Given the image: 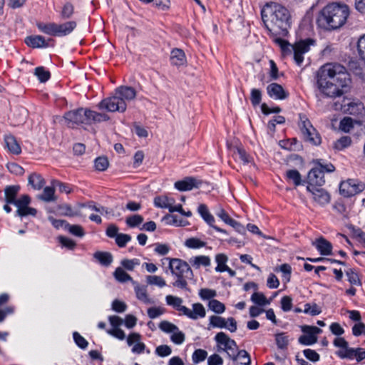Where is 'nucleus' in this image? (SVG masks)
Segmentation results:
<instances>
[{
    "instance_id": "1",
    "label": "nucleus",
    "mask_w": 365,
    "mask_h": 365,
    "mask_svg": "<svg viewBox=\"0 0 365 365\" xmlns=\"http://www.w3.org/2000/svg\"><path fill=\"white\" fill-rule=\"evenodd\" d=\"M351 83L349 73L340 63H325L317 73V87L325 97L335 98L343 96Z\"/></svg>"
},
{
    "instance_id": "2",
    "label": "nucleus",
    "mask_w": 365,
    "mask_h": 365,
    "mask_svg": "<svg viewBox=\"0 0 365 365\" xmlns=\"http://www.w3.org/2000/svg\"><path fill=\"white\" fill-rule=\"evenodd\" d=\"M261 16L273 41L276 38L287 36L292 20L290 12L285 6L276 2H267L261 9Z\"/></svg>"
},
{
    "instance_id": "3",
    "label": "nucleus",
    "mask_w": 365,
    "mask_h": 365,
    "mask_svg": "<svg viewBox=\"0 0 365 365\" xmlns=\"http://www.w3.org/2000/svg\"><path fill=\"white\" fill-rule=\"evenodd\" d=\"M349 15L350 9L346 4L329 3L319 11L317 24L319 27L327 31L336 30L346 23Z\"/></svg>"
},
{
    "instance_id": "4",
    "label": "nucleus",
    "mask_w": 365,
    "mask_h": 365,
    "mask_svg": "<svg viewBox=\"0 0 365 365\" xmlns=\"http://www.w3.org/2000/svg\"><path fill=\"white\" fill-rule=\"evenodd\" d=\"M63 118L68 128L78 129L91 126L93 124L108 121V114L98 113L87 107H79L64 113Z\"/></svg>"
},
{
    "instance_id": "5",
    "label": "nucleus",
    "mask_w": 365,
    "mask_h": 365,
    "mask_svg": "<svg viewBox=\"0 0 365 365\" xmlns=\"http://www.w3.org/2000/svg\"><path fill=\"white\" fill-rule=\"evenodd\" d=\"M274 42L279 46L282 56L286 58L293 55L294 61L298 66L302 65L304 55L310 51L312 46L316 44V41L311 38L299 39L293 44L282 38H276Z\"/></svg>"
},
{
    "instance_id": "6",
    "label": "nucleus",
    "mask_w": 365,
    "mask_h": 365,
    "mask_svg": "<svg viewBox=\"0 0 365 365\" xmlns=\"http://www.w3.org/2000/svg\"><path fill=\"white\" fill-rule=\"evenodd\" d=\"M163 264L168 263V268L171 273L177 277L173 283V286L181 289H187V279L192 277V271L190 265L184 260L178 258L165 257L162 260Z\"/></svg>"
},
{
    "instance_id": "7",
    "label": "nucleus",
    "mask_w": 365,
    "mask_h": 365,
    "mask_svg": "<svg viewBox=\"0 0 365 365\" xmlns=\"http://www.w3.org/2000/svg\"><path fill=\"white\" fill-rule=\"evenodd\" d=\"M36 26L38 30L51 36L63 37L70 35L77 27L76 21H67L62 24L55 22L37 21Z\"/></svg>"
},
{
    "instance_id": "8",
    "label": "nucleus",
    "mask_w": 365,
    "mask_h": 365,
    "mask_svg": "<svg viewBox=\"0 0 365 365\" xmlns=\"http://www.w3.org/2000/svg\"><path fill=\"white\" fill-rule=\"evenodd\" d=\"M335 170L334 165L331 163H324L323 160L317 159L314 161V166L309 171L307 175V186L322 187L325 183L324 173H331Z\"/></svg>"
},
{
    "instance_id": "9",
    "label": "nucleus",
    "mask_w": 365,
    "mask_h": 365,
    "mask_svg": "<svg viewBox=\"0 0 365 365\" xmlns=\"http://www.w3.org/2000/svg\"><path fill=\"white\" fill-rule=\"evenodd\" d=\"M168 305L172 306L175 310L179 312L180 315H185L190 319H197L205 316V309L200 303L192 304V309H190L182 304V299L178 297L168 295L165 297Z\"/></svg>"
},
{
    "instance_id": "10",
    "label": "nucleus",
    "mask_w": 365,
    "mask_h": 365,
    "mask_svg": "<svg viewBox=\"0 0 365 365\" xmlns=\"http://www.w3.org/2000/svg\"><path fill=\"white\" fill-rule=\"evenodd\" d=\"M215 339L219 347V351H224L229 359L235 361L237 353L240 351L236 341L230 339L228 335L222 331L217 333L215 336Z\"/></svg>"
},
{
    "instance_id": "11",
    "label": "nucleus",
    "mask_w": 365,
    "mask_h": 365,
    "mask_svg": "<svg viewBox=\"0 0 365 365\" xmlns=\"http://www.w3.org/2000/svg\"><path fill=\"white\" fill-rule=\"evenodd\" d=\"M97 107L99 110H106L108 112H119L123 113L126 110L127 103H125L121 98H119L115 92L112 96L105 98L101 100L98 104Z\"/></svg>"
},
{
    "instance_id": "12",
    "label": "nucleus",
    "mask_w": 365,
    "mask_h": 365,
    "mask_svg": "<svg viewBox=\"0 0 365 365\" xmlns=\"http://www.w3.org/2000/svg\"><path fill=\"white\" fill-rule=\"evenodd\" d=\"M365 189V184L357 179H348L339 184V193L344 197H351Z\"/></svg>"
},
{
    "instance_id": "13",
    "label": "nucleus",
    "mask_w": 365,
    "mask_h": 365,
    "mask_svg": "<svg viewBox=\"0 0 365 365\" xmlns=\"http://www.w3.org/2000/svg\"><path fill=\"white\" fill-rule=\"evenodd\" d=\"M301 331L304 334L298 339V342L304 346H311L317 343V334L322 332V329L315 326L303 325Z\"/></svg>"
},
{
    "instance_id": "14",
    "label": "nucleus",
    "mask_w": 365,
    "mask_h": 365,
    "mask_svg": "<svg viewBox=\"0 0 365 365\" xmlns=\"http://www.w3.org/2000/svg\"><path fill=\"white\" fill-rule=\"evenodd\" d=\"M209 329L210 328H225L230 332H235L237 329L236 320L233 317H228L227 319L217 315L209 317Z\"/></svg>"
},
{
    "instance_id": "15",
    "label": "nucleus",
    "mask_w": 365,
    "mask_h": 365,
    "mask_svg": "<svg viewBox=\"0 0 365 365\" xmlns=\"http://www.w3.org/2000/svg\"><path fill=\"white\" fill-rule=\"evenodd\" d=\"M50 42H54V40L51 38L46 39L41 35H31L24 39L25 44L33 49L48 48L50 46Z\"/></svg>"
},
{
    "instance_id": "16",
    "label": "nucleus",
    "mask_w": 365,
    "mask_h": 365,
    "mask_svg": "<svg viewBox=\"0 0 365 365\" xmlns=\"http://www.w3.org/2000/svg\"><path fill=\"white\" fill-rule=\"evenodd\" d=\"M307 190L312 193L314 202L322 206L330 202L331 195L326 190L317 187L307 186Z\"/></svg>"
},
{
    "instance_id": "17",
    "label": "nucleus",
    "mask_w": 365,
    "mask_h": 365,
    "mask_svg": "<svg viewBox=\"0 0 365 365\" xmlns=\"http://www.w3.org/2000/svg\"><path fill=\"white\" fill-rule=\"evenodd\" d=\"M267 93L270 98L274 100H284L289 96V93L284 89L282 86L277 83L268 85Z\"/></svg>"
},
{
    "instance_id": "18",
    "label": "nucleus",
    "mask_w": 365,
    "mask_h": 365,
    "mask_svg": "<svg viewBox=\"0 0 365 365\" xmlns=\"http://www.w3.org/2000/svg\"><path fill=\"white\" fill-rule=\"evenodd\" d=\"M340 359L350 361L355 359L357 363H360L365 359V349L361 347H350L344 354H341Z\"/></svg>"
},
{
    "instance_id": "19",
    "label": "nucleus",
    "mask_w": 365,
    "mask_h": 365,
    "mask_svg": "<svg viewBox=\"0 0 365 365\" xmlns=\"http://www.w3.org/2000/svg\"><path fill=\"white\" fill-rule=\"evenodd\" d=\"M115 92L125 103L134 100L136 97V91L131 86H120L115 89Z\"/></svg>"
},
{
    "instance_id": "20",
    "label": "nucleus",
    "mask_w": 365,
    "mask_h": 365,
    "mask_svg": "<svg viewBox=\"0 0 365 365\" xmlns=\"http://www.w3.org/2000/svg\"><path fill=\"white\" fill-rule=\"evenodd\" d=\"M313 245L321 255L327 256L332 254L333 246L331 243L323 237L317 239Z\"/></svg>"
},
{
    "instance_id": "21",
    "label": "nucleus",
    "mask_w": 365,
    "mask_h": 365,
    "mask_svg": "<svg viewBox=\"0 0 365 365\" xmlns=\"http://www.w3.org/2000/svg\"><path fill=\"white\" fill-rule=\"evenodd\" d=\"M174 187L179 191H189L194 187H197V181L194 178L186 177L181 180L176 181Z\"/></svg>"
},
{
    "instance_id": "22",
    "label": "nucleus",
    "mask_w": 365,
    "mask_h": 365,
    "mask_svg": "<svg viewBox=\"0 0 365 365\" xmlns=\"http://www.w3.org/2000/svg\"><path fill=\"white\" fill-rule=\"evenodd\" d=\"M298 126L302 133V139L305 137H308L311 131V128H313L312 123L304 113L299 114V123Z\"/></svg>"
},
{
    "instance_id": "23",
    "label": "nucleus",
    "mask_w": 365,
    "mask_h": 365,
    "mask_svg": "<svg viewBox=\"0 0 365 365\" xmlns=\"http://www.w3.org/2000/svg\"><path fill=\"white\" fill-rule=\"evenodd\" d=\"M6 148L13 155H18L21 153V148L16 138L11 134L4 136Z\"/></svg>"
},
{
    "instance_id": "24",
    "label": "nucleus",
    "mask_w": 365,
    "mask_h": 365,
    "mask_svg": "<svg viewBox=\"0 0 365 365\" xmlns=\"http://www.w3.org/2000/svg\"><path fill=\"white\" fill-rule=\"evenodd\" d=\"M170 62L172 65L180 66L187 62L185 52L180 48H173L171 51Z\"/></svg>"
},
{
    "instance_id": "25",
    "label": "nucleus",
    "mask_w": 365,
    "mask_h": 365,
    "mask_svg": "<svg viewBox=\"0 0 365 365\" xmlns=\"http://www.w3.org/2000/svg\"><path fill=\"white\" fill-rule=\"evenodd\" d=\"M20 190L19 185H9L4 189L5 202L14 205L16 202L18 192Z\"/></svg>"
},
{
    "instance_id": "26",
    "label": "nucleus",
    "mask_w": 365,
    "mask_h": 365,
    "mask_svg": "<svg viewBox=\"0 0 365 365\" xmlns=\"http://www.w3.org/2000/svg\"><path fill=\"white\" fill-rule=\"evenodd\" d=\"M58 215L61 216L74 217L78 216L80 212L78 210L73 209L72 206L67 203H63L56 206Z\"/></svg>"
},
{
    "instance_id": "27",
    "label": "nucleus",
    "mask_w": 365,
    "mask_h": 365,
    "mask_svg": "<svg viewBox=\"0 0 365 365\" xmlns=\"http://www.w3.org/2000/svg\"><path fill=\"white\" fill-rule=\"evenodd\" d=\"M134 289L136 297L138 300L146 304L154 303V302L148 297L146 286L139 285L137 284V285L135 286Z\"/></svg>"
},
{
    "instance_id": "28",
    "label": "nucleus",
    "mask_w": 365,
    "mask_h": 365,
    "mask_svg": "<svg viewBox=\"0 0 365 365\" xmlns=\"http://www.w3.org/2000/svg\"><path fill=\"white\" fill-rule=\"evenodd\" d=\"M93 257L105 267L110 266L113 261L112 254L108 252L97 251L93 254Z\"/></svg>"
},
{
    "instance_id": "29",
    "label": "nucleus",
    "mask_w": 365,
    "mask_h": 365,
    "mask_svg": "<svg viewBox=\"0 0 365 365\" xmlns=\"http://www.w3.org/2000/svg\"><path fill=\"white\" fill-rule=\"evenodd\" d=\"M284 178L287 182H292L295 187L302 185V175L296 169L287 170Z\"/></svg>"
},
{
    "instance_id": "30",
    "label": "nucleus",
    "mask_w": 365,
    "mask_h": 365,
    "mask_svg": "<svg viewBox=\"0 0 365 365\" xmlns=\"http://www.w3.org/2000/svg\"><path fill=\"white\" fill-rule=\"evenodd\" d=\"M28 182L34 190H41L46 183L43 178L36 173H33L29 176Z\"/></svg>"
},
{
    "instance_id": "31",
    "label": "nucleus",
    "mask_w": 365,
    "mask_h": 365,
    "mask_svg": "<svg viewBox=\"0 0 365 365\" xmlns=\"http://www.w3.org/2000/svg\"><path fill=\"white\" fill-rule=\"evenodd\" d=\"M348 282L352 286H361V281L356 268H349L345 270Z\"/></svg>"
},
{
    "instance_id": "32",
    "label": "nucleus",
    "mask_w": 365,
    "mask_h": 365,
    "mask_svg": "<svg viewBox=\"0 0 365 365\" xmlns=\"http://www.w3.org/2000/svg\"><path fill=\"white\" fill-rule=\"evenodd\" d=\"M308 137H305L303 140L305 143H308L314 146H319L322 143V137L317 130L313 126Z\"/></svg>"
},
{
    "instance_id": "33",
    "label": "nucleus",
    "mask_w": 365,
    "mask_h": 365,
    "mask_svg": "<svg viewBox=\"0 0 365 365\" xmlns=\"http://www.w3.org/2000/svg\"><path fill=\"white\" fill-rule=\"evenodd\" d=\"M333 344L334 346L340 348L338 351H336V355L340 358L341 354H344L345 351L350 349L349 346L348 341L343 337L337 336L333 341Z\"/></svg>"
},
{
    "instance_id": "34",
    "label": "nucleus",
    "mask_w": 365,
    "mask_h": 365,
    "mask_svg": "<svg viewBox=\"0 0 365 365\" xmlns=\"http://www.w3.org/2000/svg\"><path fill=\"white\" fill-rule=\"evenodd\" d=\"M237 354L236 360L232 361L234 365H250L251 359L247 351L242 349Z\"/></svg>"
},
{
    "instance_id": "35",
    "label": "nucleus",
    "mask_w": 365,
    "mask_h": 365,
    "mask_svg": "<svg viewBox=\"0 0 365 365\" xmlns=\"http://www.w3.org/2000/svg\"><path fill=\"white\" fill-rule=\"evenodd\" d=\"M174 202V199H170L167 196L159 195L154 198V205L160 208H167L169 210V207H171Z\"/></svg>"
},
{
    "instance_id": "36",
    "label": "nucleus",
    "mask_w": 365,
    "mask_h": 365,
    "mask_svg": "<svg viewBox=\"0 0 365 365\" xmlns=\"http://www.w3.org/2000/svg\"><path fill=\"white\" fill-rule=\"evenodd\" d=\"M275 341L277 348L279 349H287L289 345V336L285 332H280L275 334Z\"/></svg>"
},
{
    "instance_id": "37",
    "label": "nucleus",
    "mask_w": 365,
    "mask_h": 365,
    "mask_svg": "<svg viewBox=\"0 0 365 365\" xmlns=\"http://www.w3.org/2000/svg\"><path fill=\"white\" fill-rule=\"evenodd\" d=\"M234 154L238 156L239 160L244 165L249 164L253 160V158L242 147H237Z\"/></svg>"
},
{
    "instance_id": "38",
    "label": "nucleus",
    "mask_w": 365,
    "mask_h": 365,
    "mask_svg": "<svg viewBox=\"0 0 365 365\" xmlns=\"http://www.w3.org/2000/svg\"><path fill=\"white\" fill-rule=\"evenodd\" d=\"M74 14V6L72 3L67 1L66 2L61 9L60 12V17L62 19H69L72 17Z\"/></svg>"
},
{
    "instance_id": "39",
    "label": "nucleus",
    "mask_w": 365,
    "mask_h": 365,
    "mask_svg": "<svg viewBox=\"0 0 365 365\" xmlns=\"http://www.w3.org/2000/svg\"><path fill=\"white\" fill-rule=\"evenodd\" d=\"M34 74L41 83H45L51 78V73L43 66H38L35 68Z\"/></svg>"
},
{
    "instance_id": "40",
    "label": "nucleus",
    "mask_w": 365,
    "mask_h": 365,
    "mask_svg": "<svg viewBox=\"0 0 365 365\" xmlns=\"http://www.w3.org/2000/svg\"><path fill=\"white\" fill-rule=\"evenodd\" d=\"M228 258L226 255L220 253L217 254L215 256V262L217 263V266L215 267V271L217 272H223L225 268L227 267L226 264Z\"/></svg>"
},
{
    "instance_id": "41",
    "label": "nucleus",
    "mask_w": 365,
    "mask_h": 365,
    "mask_svg": "<svg viewBox=\"0 0 365 365\" xmlns=\"http://www.w3.org/2000/svg\"><path fill=\"white\" fill-rule=\"evenodd\" d=\"M51 184L53 187H57L61 193L70 194L73 192V185L69 183L53 180Z\"/></svg>"
},
{
    "instance_id": "42",
    "label": "nucleus",
    "mask_w": 365,
    "mask_h": 365,
    "mask_svg": "<svg viewBox=\"0 0 365 365\" xmlns=\"http://www.w3.org/2000/svg\"><path fill=\"white\" fill-rule=\"evenodd\" d=\"M39 198L44 202H51L56 200L55 187L47 186L43 189Z\"/></svg>"
},
{
    "instance_id": "43",
    "label": "nucleus",
    "mask_w": 365,
    "mask_h": 365,
    "mask_svg": "<svg viewBox=\"0 0 365 365\" xmlns=\"http://www.w3.org/2000/svg\"><path fill=\"white\" fill-rule=\"evenodd\" d=\"M274 270L275 272L280 271L282 273V279L284 281H285L286 282L290 281L292 269L289 264H282L279 267H276Z\"/></svg>"
},
{
    "instance_id": "44",
    "label": "nucleus",
    "mask_w": 365,
    "mask_h": 365,
    "mask_svg": "<svg viewBox=\"0 0 365 365\" xmlns=\"http://www.w3.org/2000/svg\"><path fill=\"white\" fill-rule=\"evenodd\" d=\"M351 144V139L349 136H342L334 143L333 148L336 150H342Z\"/></svg>"
},
{
    "instance_id": "45",
    "label": "nucleus",
    "mask_w": 365,
    "mask_h": 365,
    "mask_svg": "<svg viewBox=\"0 0 365 365\" xmlns=\"http://www.w3.org/2000/svg\"><path fill=\"white\" fill-rule=\"evenodd\" d=\"M207 306L211 311L218 314L223 313L225 310V304L217 299L209 300Z\"/></svg>"
},
{
    "instance_id": "46",
    "label": "nucleus",
    "mask_w": 365,
    "mask_h": 365,
    "mask_svg": "<svg viewBox=\"0 0 365 365\" xmlns=\"http://www.w3.org/2000/svg\"><path fill=\"white\" fill-rule=\"evenodd\" d=\"M115 278L120 282L133 281V278L121 267H117L113 273Z\"/></svg>"
},
{
    "instance_id": "47",
    "label": "nucleus",
    "mask_w": 365,
    "mask_h": 365,
    "mask_svg": "<svg viewBox=\"0 0 365 365\" xmlns=\"http://www.w3.org/2000/svg\"><path fill=\"white\" fill-rule=\"evenodd\" d=\"M66 230L74 236L82 237L85 235V231L82 226L66 223Z\"/></svg>"
},
{
    "instance_id": "48",
    "label": "nucleus",
    "mask_w": 365,
    "mask_h": 365,
    "mask_svg": "<svg viewBox=\"0 0 365 365\" xmlns=\"http://www.w3.org/2000/svg\"><path fill=\"white\" fill-rule=\"evenodd\" d=\"M109 165L108 160L105 156H100L96 158L94 166L98 171H105Z\"/></svg>"
},
{
    "instance_id": "49",
    "label": "nucleus",
    "mask_w": 365,
    "mask_h": 365,
    "mask_svg": "<svg viewBox=\"0 0 365 365\" xmlns=\"http://www.w3.org/2000/svg\"><path fill=\"white\" fill-rule=\"evenodd\" d=\"M262 91L258 88H252L250 91V102L254 107L259 105L262 101Z\"/></svg>"
},
{
    "instance_id": "50",
    "label": "nucleus",
    "mask_w": 365,
    "mask_h": 365,
    "mask_svg": "<svg viewBox=\"0 0 365 365\" xmlns=\"http://www.w3.org/2000/svg\"><path fill=\"white\" fill-rule=\"evenodd\" d=\"M185 245L191 249H198L205 246V242H203L198 238L190 237L185 240Z\"/></svg>"
},
{
    "instance_id": "51",
    "label": "nucleus",
    "mask_w": 365,
    "mask_h": 365,
    "mask_svg": "<svg viewBox=\"0 0 365 365\" xmlns=\"http://www.w3.org/2000/svg\"><path fill=\"white\" fill-rule=\"evenodd\" d=\"M251 300L259 306H264L269 304V301L261 292H254L251 297Z\"/></svg>"
},
{
    "instance_id": "52",
    "label": "nucleus",
    "mask_w": 365,
    "mask_h": 365,
    "mask_svg": "<svg viewBox=\"0 0 365 365\" xmlns=\"http://www.w3.org/2000/svg\"><path fill=\"white\" fill-rule=\"evenodd\" d=\"M143 222V217L140 215H133L126 218L125 222L129 227H135Z\"/></svg>"
},
{
    "instance_id": "53",
    "label": "nucleus",
    "mask_w": 365,
    "mask_h": 365,
    "mask_svg": "<svg viewBox=\"0 0 365 365\" xmlns=\"http://www.w3.org/2000/svg\"><path fill=\"white\" fill-rule=\"evenodd\" d=\"M159 328L165 333H173L178 331V327L168 321H162L159 324Z\"/></svg>"
},
{
    "instance_id": "54",
    "label": "nucleus",
    "mask_w": 365,
    "mask_h": 365,
    "mask_svg": "<svg viewBox=\"0 0 365 365\" xmlns=\"http://www.w3.org/2000/svg\"><path fill=\"white\" fill-rule=\"evenodd\" d=\"M36 214H37L36 209H35L34 207H31L29 206L23 207V208H21L20 210H17L16 211V215L19 216L21 217H27L29 215L35 217L36 215Z\"/></svg>"
},
{
    "instance_id": "55",
    "label": "nucleus",
    "mask_w": 365,
    "mask_h": 365,
    "mask_svg": "<svg viewBox=\"0 0 365 365\" xmlns=\"http://www.w3.org/2000/svg\"><path fill=\"white\" fill-rule=\"evenodd\" d=\"M73 339L76 344L82 349H86L88 345L87 340L82 336L78 332L74 331L73 333Z\"/></svg>"
},
{
    "instance_id": "56",
    "label": "nucleus",
    "mask_w": 365,
    "mask_h": 365,
    "mask_svg": "<svg viewBox=\"0 0 365 365\" xmlns=\"http://www.w3.org/2000/svg\"><path fill=\"white\" fill-rule=\"evenodd\" d=\"M58 242L61 243L62 247H64L70 250H73L76 247V243L72 239H70L65 236H59L58 237Z\"/></svg>"
},
{
    "instance_id": "57",
    "label": "nucleus",
    "mask_w": 365,
    "mask_h": 365,
    "mask_svg": "<svg viewBox=\"0 0 365 365\" xmlns=\"http://www.w3.org/2000/svg\"><path fill=\"white\" fill-rule=\"evenodd\" d=\"M147 282L149 284L157 285L160 287H163L166 285L164 279L160 276L150 275L147 277Z\"/></svg>"
},
{
    "instance_id": "58",
    "label": "nucleus",
    "mask_w": 365,
    "mask_h": 365,
    "mask_svg": "<svg viewBox=\"0 0 365 365\" xmlns=\"http://www.w3.org/2000/svg\"><path fill=\"white\" fill-rule=\"evenodd\" d=\"M206 222L207 224L209 225L210 227H212L214 230H215L217 232L223 233L225 235H227V230L220 228V227L215 225V220L214 217L208 212L207 210V215H206Z\"/></svg>"
},
{
    "instance_id": "59",
    "label": "nucleus",
    "mask_w": 365,
    "mask_h": 365,
    "mask_svg": "<svg viewBox=\"0 0 365 365\" xmlns=\"http://www.w3.org/2000/svg\"><path fill=\"white\" fill-rule=\"evenodd\" d=\"M304 356L312 362H317L320 359V355L314 349H306L303 350Z\"/></svg>"
},
{
    "instance_id": "60",
    "label": "nucleus",
    "mask_w": 365,
    "mask_h": 365,
    "mask_svg": "<svg viewBox=\"0 0 365 365\" xmlns=\"http://www.w3.org/2000/svg\"><path fill=\"white\" fill-rule=\"evenodd\" d=\"M304 312L305 314H309L312 316H316L322 312V310L317 304L311 305L310 304L307 303L304 304Z\"/></svg>"
},
{
    "instance_id": "61",
    "label": "nucleus",
    "mask_w": 365,
    "mask_h": 365,
    "mask_svg": "<svg viewBox=\"0 0 365 365\" xmlns=\"http://www.w3.org/2000/svg\"><path fill=\"white\" fill-rule=\"evenodd\" d=\"M31 202V197L28 195H23L17 199L14 204L16 206L17 210L29 206Z\"/></svg>"
},
{
    "instance_id": "62",
    "label": "nucleus",
    "mask_w": 365,
    "mask_h": 365,
    "mask_svg": "<svg viewBox=\"0 0 365 365\" xmlns=\"http://www.w3.org/2000/svg\"><path fill=\"white\" fill-rule=\"evenodd\" d=\"M130 240L131 236L130 235L119 233L115 238V243L119 247H124Z\"/></svg>"
},
{
    "instance_id": "63",
    "label": "nucleus",
    "mask_w": 365,
    "mask_h": 365,
    "mask_svg": "<svg viewBox=\"0 0 365 365\" xmlns=\"http://www.w3.org/2000/svg\"><path fill=\"white\" fill-rule=\"evenodd\" d=\"M352 334L354 336L365 335V324L364 322L356 323L351 329Z\"/></svg>"
},
{
    "instance_id": "64",
    "label": "nucleus",
    "mask_w": 365,
    "mask_h": 365,
    "mask_svg": "<svg viewBox=\"0 0 365 365\" xmlns=\"http://www.w3.org/2000/svg\"><path fill=\"white\" fill-rule=\"evenodd\" d=\"M357 50L360 57L365 60V34L359 38L357 42Z\"/></svg>"
}]
</instances>
